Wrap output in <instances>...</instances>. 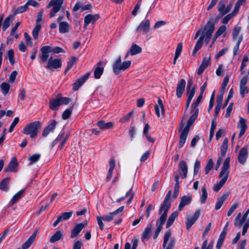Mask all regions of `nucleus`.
I'll list each match as a JSON object with an SVG mask.
<instances>
[{"mask_svg": "<svg viewBox=\"0 0 249 249\" xmlns=\"http://www.w3.org/2000/svg\"><path fill=\"white\" fill-rule=\"evenodd\" d=\"M171 196V191L170 190L167 193L164 201L160 208L159 213L160 214H161V215L156 222V226L157 228L153 236V239L154 240L157 238L159 233L162 230V225L166 220L167 213L171 207V203L169 202V199Z\"/></svg>", "mask_w": 249, "mask_h": 249, "instance_id": "obj_1", "label": "nucleus"}, {"mask_svg": "<svg viewBox=\"0 0 249 249\" xmlns=\"http://www.w3.org/2000/svg\"><path fill=\"white\" fill-rule=\"evenodd\" d=\"M214 29V19L212 17L210 18L204 28L202 36H200L195 46L192 53L193 56H195L197 52L201 48L204 40L207 43H209Z\"/></svg>", "mask_w": 249, "mask_h": 249, "instance_id": "obj_2", "label": "nucleus"}, {"mask_svg": "<svg viewBox=\"0 0 249 249\" xmlns=\"http://www.w3.org/2000/svg\"><path fill=\"white\" fill-rule=\"evenodd\" d=\"M199 112V109L196 108L195 109L194 113L189 118L186 126L182 130L180 135V140L179 142V148H180L184 145L185 143L188 133L190 130L191 126L193 124L194 122L196 119Z\"/></svg>", "mask_w": 249, "mask_h": 249, "instance_id": "obj_3", "label": "nucleus"}, {"mask_svg": "<svg viewBox=\"0 0 249 249\" xmlns=\"http://www.w3.org/2000/svg\"><path fill=\"white\" fill-rule=\"evenodd\" d=\"M41 127V123L39 121H35L26 125L23 128L22 133L26 135H30L31 138H35L37 137Z\"/></svg>", "mask_w": 249, "mask_h": 249, "instance_id": "obj_4", "label": "nucleus"}, {"mask_svg": "<svg viewBox=\"0 0 249 249\" xmlns=\"http://www.w3.org/2000/svg\"><path fill=\"white\" fill-rule=\"evenodd\" d=\"M71 99L70 98L64 97L61 94H57L55 98H52L49 101V107L53 110H56L62 105H67L70 103Z\"/></svg>", "mask_w": 249, "mask_h": 249, "instance_id": "obj_5", "label": "nucleus"}, {"mask_svg": "<svg viewBox=\"0 0 249 249\" xmlns=\"http://www.w3.org/2000/svg\"><path fill=\"white\" fill-rule=\"evenodd\" d=\"M131 64V62L129 60L122 63L121 56L120 55L112 65L113 71L115 74L118 75L122 71H124L129 68Z\"/></svg>", "mask_w": 249, "mask_h": 249, "instance_id": "obj_6", "label": "nucleus"}, {"mask_svg": "<svg viewBox=\"0 0 249 249\" xmlns=\"http://www.w3.org/2000/svg\"><path fill=\"white\" fill-rule=\"evenodd\" d=\"M172 232L170 230L167 231L164 234L163 242V248L165 249H173L175 244V237L171 238Z\"/></svg>", "mask_w": 249, "mask_h": 249, "instance_id": "obj_7", "label": "nucleus"}, {"mask_svg": "<svg viewBox=\"0 0 249 249\" xmlns=\"http://www.w3.org/2000/svg\"><path fill=\"white\" fill-rule=\"evenodd\" d=\"M230 158H227L224 161L223 166L219 174V177L221 180L226 182L229 175Z\"/></svg>", "mask_w": 249, "mask_h": 249, "instance_id": "obj_8", "label": "nucleus"}, {"mask_svg": "<svg viewBox=\"0 0 249 249\" xmlns=\"http://www.w3.org/2000/svg\"><path fill=\"white\" fill-rule=\"evenodd\" d=\"M69 135L68 134H65L64 132H61L57 137V138L55 139V140L52 142V146H54L58 142H59L60 144L58 146V148L60 149H62L68 139L69 138Z\"/></svg>", "mask_w": 249, "mask_h": 249, "instance_id": "obj_9", "label": "nucleus"}, {"mask_svg": "<svg viewBox=\"0 0 249 249\" xmlns=\"http://www.w3.org/2000/svg\"><path fill=\"white\" fill-rule=\"evenodd\" d=\"M62 60L60 58H54L50 57L47 62L46 68L50 70L52 69H58L61 68Z\"/></svg>", "mask_w": 249, "mask_h": 249, "instance_id": "obj_10", "label": "nucleus"}, {"mask_svg": "<svg viewBox=\"0 0 249 249\" xmlns=\"http://www.w3.org/2000/svg\"><path fill=\"white\" fill-rule=\"evenodd\" d=\"M90 76V73L88 72L76 80L73 84L72 89L73 91L78 90L83 84L88 80Z\"/></svg>", "mask_w": 249, "mask_h": 249, "instance_id": "obj_11", "label": "nucleus"}, {"mask_svg": "<svg viewBox=\"0 0 249 249\" xmlns=\"http://www.w3.org/2000/svg\"><path fill=\"white\" fill-rule=\"evenodd\" d=\"M200 215V210L198 209L196 211L193 217H189L187 218L185 224L186 228L187 230H189L192 225L196 221Z\"/></svg>", "mask_w": 249, "mask_h": 249, "instance_id": "obj_12", "label": "nucleus"}, {"mask_svg": "<svg viewBox=\"0 0 249 249\" xmlns=\"http://www.w3.org/2000/svg\"><path fill=\"white\" fill-rule=\"evenodd\" d=\"M150 27V21L147 19L141 22L140 25L136 29V32H142L143 34H147L149 32Z\"/></svg>", "mask_w": 249, "mask_h": 249, "instance_id": "obj_13", "label": "nucleus"}, {"mask_svg": "<svg viewBox=\"0 0 249 249\" xmlns=\"http://www.w3.org/2000/svg\"><path fill=\"white\" fill-rule=\"evenodd\" d=\"M178 173L182 178H185L187 177L188 166L185 160L180 161L178 165Z\"/></svg>", "mask_w": 249, "mask_h": 249, "instance_id": "obj_14", "label": "nucleus"}, {"mask_svg": "<svg viewBox=\"0 0 249 249\" xmlns=\"http://www.w3.org/2000/svg\"><path fill=\"white\" fill-rule=\"evenodd\" d=\"M155 110L158 117H160V116L164 117L165 115L164 107L162 101L160 97L158 98L157 104L155 106Z\"/></svg>", "mask_w": 249, "mask_h": 249, "instance_id": "obj_15", "label": "nucleus"}, {"mask_svg": "<svg viewBox=\"0 0 249 249\" xmlns=\"http://www.w3.org/2000/svg\"><path fill=\"white\" fill-rule=\"evenodd\" d=\"M39 233V230L36 229L32 235L21 246L22 249H28L36 240L37 234Z\"/></svg>", "mask_w": 249, "mask_h": 249, "instance_id": "obj_16", "label": "nucleus"}, {"mask_svg": "<svg viewBox=\"0 0 249 249\" xmlns=\"http://www.w3.org/2000/svg\"><path fill=\"white\" fill-rule=\"evenodd\" d=\"M40 51L41 52V60L44 62H47L49 59V53L52 52V47L50 46H44L41 48Z\"/></svg>", "mask_w": 249, "mask_h": 249, "instance_id": "obj_17", "label": "nucleus"}, {"mask_svg": "<svg viewBox=\"0 0 249 249\" xmlns=\"http://www.w3.org/2000/svg\"><path fill=\"white\" fill-rule=\"evenodd\" d=\"M248 157V149L246 147L242 148L239 153L238 156V160L240 163L244 165Z\"/></svg>", "mask_w": 249, "mask_h": 249, "instance_id": "obj_18", "label": "nucleus"}, {"mask_svg": "<svg viewBox=\"0 0 249 249\" xmlns=\"http://www.w3.org/2000/svg\"><path fill=\"white\" fill-rule=\"evenodd\" d=\"M57 124V122L53 120L50 122L49 124L44 128L42 132V135L45 137L51 132H53Z\"/></svg>", "mask_w": 249, "mask_h": 249, "instance_id": "obj_19", "label": "nucleus"}, {"mask_svg": "<svg viewBox=\"0 0 249 249\" xmlns=\"http://www.w3.org/2000/svg\"><path fill=\"white\" fill-rule=\"evenodd\" d=\"M73 212L63 213L61 215L58 216L57 219L53 223V226L56 227L60 222L69 219L72 215Z\"/></svg>", "mask_w": 249, "mask_h": 249, "instance_id": "obj_20", "label": "nucleus"}, {"mask_svg": "<svg viewBox=\"0 0 249 249\" xmlns=\"http://www.w3.org/2000/svg\"><path fill=\"white\" fill-rule=\"evenodd\" d=\"M124 207L122 206L118 208L116 211H114L112 213H109L108 214L103 215L102 217H103V220L105 221H107V222H109L113 220L114 216L117 214L121 213H123V212L124 211Z\"/></svg>", "mask_w": 249, "mask_h": 249, "instance_id": "obj_21", "label": "nucleus"}, {"mask_svg": "<svg viewBox=\"0 0 249 249\" xmlns=\"http://www.w3.org/2000/svg\"><path fill=\"white\" fill-rule=\"evenodd\" d=\"M186 81L184 79H181L177 85L176 89V95L178 98L182 96V93L185 90Z\"/></svg>", "mask_w": 249, "mask_h": 249, "instance_id": "obj_22", "label": "nucleus"}, {"mask_svg": "<svg viewBox=\"0 0 249 249\" xmlns=\"http://www.w3.org/2000/svg\"><path fill=\"white\" fill-rule=\"evenodd\" d=\"M237 127L240 128V130L238 136L239 138H240L245 134V131L247 128L246 120L242 117L240 118Z\"/></svg>", "mask_w": 249, "mask_h": 249, "instance_id": "obj_23", "label": "nucleus"}, {"mask_svg": "<svg viewBox=\"0 0 249 249\" xmlns=\"http://www.w3.org/2000/svg\"><path fill=\"white\" fill-rule=\"evenodd\" d=\"M85 226L86 224L83 223L76 225L73 230L71 231V238L76 237Z\"/></svg>", "mask_w": 249, "mask_h": 249, "instance_id": "obj_24", "label": "nucleus"}, {"mask_svg": "<svg viewBox=\"0 0 249 249\" xmlns=\"http://www.w3.org/2000/svg\"><path fill=\"white\" fill-rule=\"evenodd\" d=\"M196 90V86H193V80L190 78L188 80L187 85V92L188 95L193 97L195 95Z\"/></svg>", "mask_w": 249, "mask_h": 249, "instance_id": "obj_25", "label": "nucleus"}, {"mask_svg": "<svg viewBox=\"0 0 249 249\" xmlns=\"http://www.w3.org/2000/svg\"><path fill=\"white\" fill-rule=\"evenodd\" d=\"M18 163L16 157H13L5 169V171L16 172Z\"/></svg>", "mask_w": 249, "mask_h": 249, "instance_id": "obj_26", "label": "nucleus"}, {"mask_svg": "<svg viewBox=\"0 0 249 249\" xmlns=\"http://www.w3.org/2000/svg\"><path fill=\"white\" fill-rule=\"evenodd\" d=\"M210 58L209 57H204L201 64L198 69L197 74L198 75L201 74L203 71L210 65Z\"/></svg>", "mask_w": 249, "mask_h": 249, "instance_id": "obj_27", "label": "nucleus"}, {"mask_svg": "<svg viewBox=\"0 0 249 249\" xmlns=\"http://www.w3.org/2000/svg\"><path fill=\"white\" fill-rule=\"evenodd\" d=\"M192 200V196H184L181 198L180 204L178 206V210L181 211L183 207L189 204Z\"/></svg>", "mask_w": 249, "mask_h": 249, "instance_id": "obj_28", "label": "nucleus"}, {"mask_svg": "<svg viewBox=\"0 0 249 249\" xmlns=\"http://www.w3.org/2000/svg\"><path fill=\"white\" fill-rule=\"evenodd\" d=\"M71 29V25L66 21H61L59 24V32L61 34L68 33Z\"/></svg>", "mask_w": 249, "mask_h": 249, "instance_id": "obj_29", "label": "nucleus"}, {"mask_svg": "<svg viewBox=\"0 0 249 249\" xmlns=\"http://www.w3.org/2000/svg\"><path fill=\"white\" fill-rule=\"evenodd\" d=\"M63 236L64 233L62 230L57 231L50 238V242L52 243H55L61 239L63 237Z\"/></svg>", "mask_w": 249, "mask_h": 249, "instance_id": "obj_30", "label": "nucleus"}, {"mask_svg": "<svg viewBox=\"0 0 249 249\" xmlns=\"http://www.w3.org/2000/svg\"><path fill=\"white\" fill-rule=\"evenodd\" d=\"M97 125L99 126L101 130L109 129L112 128L113 126L112 122L106 123L104 121L101 120L98 122Z\"/></svg>", "mask_w": 249, "mask_h": 249, "instance_id": "obj_31", "label": "nucleus"}, {"mask_svg": "<svg viewBox=\"0 0 249 249\" xmlns=\"http://www.w3.org/2000/svg\"><path fill=\"white\" fill-rule=\"evenodd\" d=\"M228 196L229 195L228 194H225L217 198L215 206V210H219L225 201L228 198Z\"/></svg>", "mask_w": 249, "mask_h": 249, "instance_id": "obj_32", "label": "nucleus"}, {"mask_svg": "<svg viewBox=\"0 0 249 249\" xmlns=\"http://www.w3.org/2000/svg\"><path fill=\"white\" fill-rule=\"evenodd\" d=\"M24 192L25 189H22L15 194L9 202V206H12L13 204L16 203L20 198H21Z\"/></svg>", "mask_w": 249, "mask_h": 249, "instance_id": "obj_33", "label": "nucleus"}, {"mask_svg": "<svg viewBox=\"0 0 249 249\" xmlns=\"http://www.w3.org/2000/svg\"><path fill=\"white\" fill-rule=\"evenodd\" d=\"M99 18L100 16L98 14H89L85 17L84 20L86 21V23H88L89 24L91 22L93 24Z\"/></svg>", "mask_w": 249, "mask_h": 249, "instance_id": "obj_34", "label": "nucleus"}, {"mask_svg": "<svg viewBox=\"0 0 249 249\" xmlns=\"http://www.w3.org/2000/svg\"><path fill=\"white\" fill-rule=\"evenodd\" d=\"M152 222L150 223L149 226L146 227L143 232L142 234V240L143 241L144 240H148L149 239V237L150 236V234L151 232L152 228Z\"/></svg>", "mask_w": 249, "mask_h": 249, "instance_id": "obj_35", "label": "nucleus"}, {"mask_svg": "<svg viewBox=\"0 0 249 249\" xmlns=\"http://www.w3.org/2000/svg\"><path fill=\"white\" fill-rule=\"evenodd\" d=\"M109 169L108 170V174H107V181H109L111 177H112V173H113V171L115 167V160L113 159H111L110 160H109Z\"/></svg>", "mask_w": 249, "mask_h": 249, "instance_id": "obj_36", "label": "nucleus"}, {"mask_svg": "<svg viewBox=\"0 0 249 249\" xmlns=\"http://www.w3.org/2000/svg\"><path fill=\"white\" fill-rule=\"evenodd\" d=\"M142 48L136 44H133L129 49L131 55H136L142 52Z\"/></svg>", "mask_w": 249, "mask_h": 249, "instance_id": "obj_37", "label": "nucleus"}, {"mask_svg": "<svg viewBox=\"0 0 249 249\" xmlns=\"http://www.w3.org/2000/svg\"><path fill=\"white\" fill-rule=\"evenodd\" d=\"M10 178H6L2 179L0 182V189L7 191L9 189V183Z\"/></svg>", "mask_w": 249, "mask_h": 249, "instance_id": "obj_38", "label": "nucleus"}, {"mask_svg": "<svg viewBox=\"0 0 249 249\" xmlns=\"http://www.w3.org/2000/svg\"><path fill=\"white\" fill-rule=\"evenodd\" d=\"M178 214V212H175L169 216L166 224V228H169L173 224Z\"/></svg>", "mask_w": 249, "mask_h": 249, "instance_id": "obj_39", "label": "nucleus"}, {"mask_svg": "<svg viewBox=\"0 0 249 249\" xmlns=\"http://www.w3.org/2000/svg\"><path fill=\"white\" fill-rule=\"evenodd\" d=\"M228 139L226 138L224 139L220 148L221 155L222 157H224L227 152L228 148Z\"/></svg>", "mask_w": 249, "mask_h": 249, "instance_id": "obj_40", "label": "nucleus"}, {"mask_svg": "<svg viewBox=\"0 0 249 249\" xmlns=\"http://www.w3.org/2000/svg\"><path fill=\"white\" fill-rule=\"evenodd\" d=\"M28 9V7L27 6V4L25 3L24 5L19 6L17 9H16L14 11L13 14L14 15L21 14L24 12L27 11Z\"/></svg>", "mask_w": 249, "mask_h": 249, "instance_id": "obj_41", "label": "nucleus"}, {"mask_svg": "<svg viewBox=\"0 0 249 249\" xmlns=\"http://www.w3.org/2000/svg\"><path fill=\"white\" fill-rule=\"evenodd\" d=\"M201 192L202 194L200 196V201L202 204H204L205 203L208 196L207 189L205 185H203L202 187Z\"/></svg>", "mask_w": 249, "mask_h": 249, "instance_id": "obj_42", "label": "nucleus"}, {"mask_svg": "<svg viewBox=\"0 0 249 249\" xmlns=\"http://www.w3.org/2000/svg\"><path fill=\"white\" fill-rule=\"evenodd\" d=\"M104 68L103 67H97L94 71V76L95 78L99 79L104 72Z\"/></svg>", "mask_w": 249, "mask_h": 249, "instance_id": "obj_43", "label": "nucleus"}, {"mask_svg": "<svg viewBox=\"0 0 249 249\" xmlns=\"http://www.w3.org/2000/svg\"><path fill=\"white\" fill-rule=\"evenodd\" d=\"M14 51L12 49H10L8 51L6 55V58L8 59L11 64L14 65L15 63V61L14 58Z\"/></svg>", "mask_w": 249, "mask_h": 249, "instance_id": "obj_44", "label": "nucleus"}, {"mask_svg": "<svg viewBox=\"0 0 249 249\" xmlns=\"http://www.w3.org/2000/svg\"><path fill=\"white\" fill-rule=\"evenodd\" d=\"M0 88L4 95H6L9 92L10 85L5 82H3L0 85Z\"/></svg>", "mask_w": 249, "mask_h": 249, "instance_id": "obj_45", "label": "nucleus"}, {"mask_svg": "<svg viewBox=\"0 0 249 249\" xmlns=\"http://www.w3.org/2000/svg\"><path fill=\"white\" fill-rule=\"evenodd\" d=\"M12 16H9L8 17H7L3 23L2 25V30L3 31H5L6 30V29L10 26V21L12 18H13Z\"/></svg>", "mask_w": 249, "mask_h": 249, "instance_id": "obj_46", "label": "nucleus"}, {"mask_svg": "<svg viewBox=\"0 0 249 249\" xmlns=\"http://www.w3.org/2000/svg\"><path fill=\"white\" fill-rule=\"evenodd\" d=\"M41 27V25L40 24H37L33 30L32 35L35 39H37L38 36V33L40 30Z\"/></svg>", "mask_w": 249, "mask_h": 249, "instance_id": "obj_47", "label": "nucleus"}, {"mask_svg": "<svg viewBox=\"0 0 249 249\" xmlns=\"http://www.w3.org/2000/svg\"><path fill=\"white\" fill-rule=\"evenodd\" d=\"M217 10L219 12L225 13V15L227 14L226 13L225 4L223 0H220L217 5Z\"/></svg>", "mask_w": 249, "mask_h": 249, "instance_id": "obj_48", "label": "nucleus"}, {"mask_svg": "<svg viewBox=\"0 0 249 249\" xmlns=\"http://www.w3.org/2000/svg\"><path fill=\"white\" fill-rule=\"evenodd\" d=\"M72 108H68L66 109L63 113L62 118L64 120H67L69 119L72 113Z\"/></svg>", "mask_w": 249, "mask_h": 249, "instance_id": "obj_49", "label": "nucleus"}, {"mask_svg": "<svg viewBox=\"0 0 249 249\" xmlns=\"http://www.w3.org/2000/svg\"><path fill=\"white\" fill-rule=\"evenodd\" d=\"M213 162L211 159H210L205 168V172L206 174H208L211 170L213 168Z\"/></svg>", "mask_w": 249, "mask_h": 249, "instance_id": "obj_50", "label": "nucleus"}, {"mask_svg": "<svg viewBox=\"0 0 249 249\" xmlns=\"http://www.w3.org/2000/svg\"><path fill=\"white\" fill-rule=\"evenodd\" d=\"M241 30V27L238 25H236L232 33V39L235 40L237 39V36H238L239 33Z\"/></svg>", "mask_w": 249, "mask_h": 249, "instance_id": "obj_51", "label": "nucleus"}, {"mask_svg": "<svg viewBox=\"0 0 249 249\" xmlns=\"http://www.w3.org/2000/svg\"><path fill=\"white\" fill-rule=\"evenodd\" d=\"M225 183L226 182L220 180L219 182H217L214 185L213 187V190L214 192H217L222 187Z\"/></svg>", "mask_w": 249, "mask_h": 249, "instance_id": "obj_52", "label": "nucleus"}, {"mask_svg": "<svg viewBox=\"0 0 249 249\" xmlns=\"http://www.w3.org/2000/svg\"><path fill=\"white\" fill-rule=\"evenodd\" d=\"M201 167L200 161L197 160L194 164V176L197 175Z\"/></svg>", "mask_w": 249, "mask_h": 249, "instance_id": "obj_53", "label": "nucleus"}, {"mask_svg": "<svg viewBox=\"0 0 249 249\" xmlns=\"http://www.w3.org/2000/svg\"><path fill=\"white\" fill-rule=\"evenodd\" d=\"M203 98V94H199V96H198L196 101L195 103H193L191 106V107L193 108L194 109H196V108H198L197 107V106L199 105V104L201 101V100Z\"/></svg>", "mask_w": 249, "mask_h": 249, "instance_id": "obj_54", "label": "nucleus"}, {"mask_svg": "<svg viewBox=\"0 0 249 249\" xmlns=\"http://www.w3.org/2000/svg\"><path fill=\"white\" fill-rule=\"evenodd\" d=\"M233 93H234V92H233V89H231L229 92L228 97H227V99H226L224 105H223L222 108H224L227 106L228 102H229L230 99L232 97V96L233 95Z\"/></svg>", "mask_w": 249, "mask_h": 249, "instance_id": "obj_55", "label": "nucleus"}, {"mask_svg": "<svg viewBox=\"0 0 249 249\" xmlns=\"http://www.w3.org/2000/svg\"><path fill=\"white\" fill-rule=\"evenodd\" d=\"M249 213V209H248L246 213L243 214L242 217L241 219V220L239 221V224H238V227H241L243 224L246 221V218L247 216H248V214Z\"/></svg>", "mask_w": 249, "mask_h": 249, "instance_id": "obj_56", "label": "nucleus"}, {"mask_svg": "<svg viewBox=\"0 0 249 249\" xmlns=\"http://www.w3.org/2000/svg\"><path fill=\"white\" fill-rule=\"evenodd\" d=\"M77 58L75 56H71L67 62V67L71 69L76 62Z\"/></svg>", "mask_w": 249, "mask_h": 249, "instance_id": "obj_57", "label": "nucleus"}, {"mask_svg": "<svg viewBox=\"0 0 249 249\" xmlns=\"http://www.w3.org/2000/svg\"><path fill=\"white\" fill-rule=\"evenodd\" d=\"M242 4H243V3H242L241 2H240L237 0V1L236 2V3L235 5V6H234L233 11L231 14H232L233 16H235V15L239 11V8H240V6Z\"/></svg>", "mask_w": 249, "mask_h": 249, "instance_id": "obj_58", "label": "nucleus"}, {"mask_svg": "<svg viewBox=\"0 0 249 249\" xmlns=\"http://www.w3.org/2000/svg\"><path fill=\"white\" fill-rule=\"evenodd\" d=\"M142 1V0H139L138 1V2H137V3L136 4V5H135L134 9L133 10V11L132 12V15H133L134 16H136L137 15V12L141 7Z\"/></svg>", "mask_w": 249, "mask_h": 249, "instance_id": "obj_59", "label": "nucleus"}, {"mask_svg": "<svg viewBox=\"0 0 249 249\" xmlns=\"http://www.w3.org/2000/svg\"><path fill=\"white\" fill-rule=\"evenodd\" d=\"M40 158V155L39 154H35L32 156H30L29 158V160L32 163H35Z\"/></svg>", "mask_w": 249, "mask_h": 249, "instance_id": "obj_60", "label": "nucleus"}, {"mask_svg": "<svg viewBox=\"0 0 249 249\" xmlns=\"http://www.w3.org/2000/svg\"><path fill=\"white\" fill-rule=\"evenodd\" d=\"M18 122H19V118L18 117L15 118V119H14L13 122L12 123V124L10 126L9 129V132L10 133L12 132L13 131L14 128L16 126V125L18 124Z\"/></svg>", "mask_w": 249, "mask_h": 249, "instance_id": "obj_61", "label": "nucleus"}, {"mask_svg": "<svg viewBox=\"0 0 249 249\" xmlns=\"http://www.w3.org/2000/svg\"><path fill=\"white\" fill-rule=\"evenodd\" d=\"M226 30V26L225 25H221L215 33L216 34V36H220L225 32Z\"/></svg>", "mask_w": 249, "mask_h": 249, "instance_id": "obj_62", "label": "nucleus"}, {"mask_svg": "<svg viewBox=\"0 0 249 249\" xmlns=\"http://www.w3.org/2000/svg\"><path fill=\"white\" fill-rule=\"evenodd\" d=\"M17 74H18V72L17 71H12L9 76V82L11 83H14L16 78Z\"/></svg>", "mask_w": 249, "mask_h": 249, "instance_id": "obj_63", "label": "nucleus"}, {"mask_svg": "<svg viewBox=\"0 0 249 249\" xmlns=\"http://www.w3.org/2000/svg\"><path fill=\"white\" fill-rule=\"evenodd\" d=\"M213 245L212 243L208 245L207 240H205L203 242L201 249H213Z\"/></svg>", "mask_w": 249, "mask_h": 249, "instance_id": "obj_64", "label": "nucleus"}]
</instances>
